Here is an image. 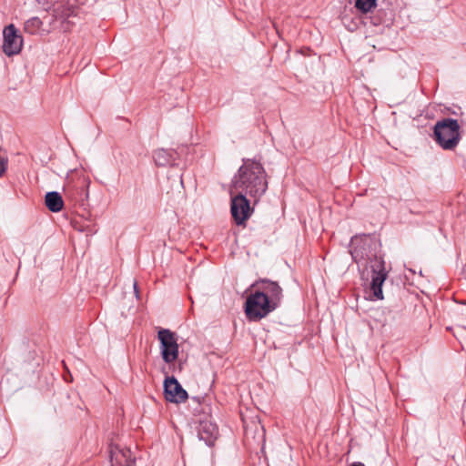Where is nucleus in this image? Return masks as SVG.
I'll return each mask as SVG.
<instances>
[{"label": "nucleus", "instance_id": "1", "mask_svg": "<svg viewBox=\"0 0 466 466\" xmlns=\"http://www.w3.org/2000/svg\"><path fill=\"white\" fill-rule=\"evenodd\" d=\"M268 189L266 171L260 162L243 159V165L234 176L230 195L241 193L249 196L257 203Z\"/></svg>", "mask_w": 466, "mask_h": 466}, {"label": "nucleus", "instance_id": "2", "mask_svg": "<svg viewBox=\"0 0 466 466\" xmlns=\"http://www.w3.org/2000/svg\"><path fill=\"white\" fill-rule=\"evenodd\" d=\"M433 137L444 150H453L461 140L458 120L447 117L437 121L433 129Z\"/></svg>", "mask_w": 466, "mask_h": 466}, {"label": "nucleus", "instance_id": "3", "mask_svg": "<svg viewBox=\"0 0 466 466\" xmlns=\"http://www.w3.org/2000/svg\"><path fill=\"white\" fill-rule=\"evenodd\" d=\"M244 309L249 321H259L274 311L276 308L270 304L264 293L256 290L248 296Z\"/></svg>", "mask_w": 466, "mask_h": 466}, {"label": "nucleus", "instance_id": "4", "mask_svg": "<svg viewBox=\"0 0 466 466\" xmlns=\"http://www.w3.org/2000/svg\"><path fill=\"white\" fill-rule=\"evenodd\" d=\"M36 1L45 10L49 11L51 9V3L48 0ZM77 12L78 7L76 6L74 3H70L69 1L56 2L52 5V16L54 19L50 21V25L55 29L58 27L57 24L60 23L62 29L66 30L67 26H64V24L71 16H76Z\"/></svg>", "mask_w": 466, "mask_h": 466}, {"label": "nucleus", "instance_id": "5", "mask_svg": "<svg viewBox=\"0 0 466 466\" xmlns=\"http://www.w3.org/2000/svg\"><path fill=\"white\" fill-rule=\"evenodd\" d=\"M160 342V352L163 360L171 364L178 358V344L176 333L167 329H160L157 332Z\"/></svg>", "mask_w": 466, "mask_h": 466}, {"label": "nucleus", "instance_id": "6", "mask_svg": "<svg viewBox=\"0 0 466 466\" xmlns=\"http://www.w3.org/2000/svg\"><path fill=\"white\" fill-rule=\"evenodd\" d=\"M231 196V215L237 225H243L251 216L252 208L247 195L234 193Z\"/></svg>", "mask_w": 466, "mask_h": 466}, {"label": "nucleus", "instance_id": "7", "mask_svg": "<svg viewBox=\"0 0 466 466\" xmlns=\"http://www.w3.org/2000/svg\"><path fill=\"white\" fill-rule=\"evenodd\" d=\"M88 184L89 181L82 176L68 179L64 187L66 198L76 203L84 201L88 196Z\"/></svg>", "mask_w": 466, "mask_h": 466}, {"label": "nucleus", "instance_id": "8", "mask_svg": "<svg viewBox=\"0 0 466 466\" xmlns=\"http://www.w3.org/2000/svg\"><path fill=\"white\" fill-rule=\"evenodd\" d=\"M164 396L167 401L172 403H183L187 398V392L182 388L174 376H167L164 380Z\"/></svg>", "mask_w": 466, "mask_h": 466}, {"label": "nucleus", "instance_id": "9", "mask_svg": "<svg viewBox=\"0 0 466 466\" xmlns=\"http://www.w3.org/2000/svg\"><path fill=\"white\" fill-rule=\"evenodd\" d=\"M3 51L7 56L18 54L23 46V39L18 35L16 28L13 24L5 27L4 32Z\"/></svg>", "mask_w": 466, "mask_h": 466}, {"label": "nucleus", "instance_id": "10", "mask_svg": "<svg viewBox=\"0 0 466 466\" xmlns=\"http://www.w3.org/2000/svg\"><path fill=\"white\" fill-rule=\"evenodd\" d=\"M109 453L111 466H134L136 462V458L130 449L118 444H110Z\"/></svg>", "mask_w": 466, "mask_h": 466}, {"label": "nucleus", "instance_id": "11", "mask_svg": "<svg viewBox=\"0 0 466 466\" xmlns=\"http://www.w3.org/2000/svg\"><path fill=\"white\" fill-rule=\"evenodd\" d=\"M258 285H261V287L257 291L264 293V296L268 299L270 304L277 309L282 299V289L278 282L269 279H259L255 284V286Z\"/></svg>", "mask_w": 466, "mask_h": 466}, {"label": "nucleus", "instance_id": "12", "mask_svg": "<svg viewBox=\"0 0 466 466\" xmlns=\"http://www.w3.org/2000/svg\"><path fill=\"white\" fill-rule=\"evenodd\" d=\"M387 278V271L383 264L380 265L379 270L373 269L370 289L376 299H383L382 285Z\"/></svg>", "mask_w": 466, "mask_h": 466}, {"label": "nucleus", "instance_id": "13", "mask_svg": "<svg viewBox=\"0 0 466 466\" xmlns=\"http://www.w3.org/2000/svg\"><path fill=\"white\" fill-rule=\"evenodd\" d=\"M218 433L216 424L210 421H201L199 424L198 435L207 444H213Z\"/></svg>", "mask_w": 466, "mask_h": 466}, {"label": "nucleus", "instance_id": "14", "mask_svg": "<svg viewBox=\"0 0 466 466\" xmlns=\"http://www.w3.org/2000/svg\"><path fill=\"white\" fill-rule=\"evenodd\" d=\"M176 153L173 150L157 149L154 151L153 158L157 166L167 167L173 165Z\"/></svg>", "mask_w": 466, "mask_h": 466}, {"label": "nucleus", "instance_id": "15", "mask_svg": "<svg viewBox=\"0 0 466 466\" xmlns=\"http://www.w3.org/2000/svg\"><path fill=\"white\" fill-rule=\"evenodd\" d=\"M45 203L46 208L52 212H59L64 207L62 197L56 191L46 193Z\"/></svg>", "mask_w": 466, "mask_h": 466}, {"label": "nucleus", "instance_id": "16", "mask_svg": "<svg viewBox=\"0 0 466 466\" xmlns=\"http://www.w3.org/2000/svg\"><path fill=\"white\" fill-rule=\"evenodd\" d=\"M42 25H43V22L40 18L32 17L25 23L24 28L26 33H28L30 35H35V34L38 33Z\"/></svg>", "mask_w": 466, "mask_h": 466}, {"label": "nucleus", "instance_id": "17", "mask_svg": "<svg viewBox=\"0 0 466 466\" xmlns=\"http://www.w3.org/2000/svg\"><path fill=\"white\" fill-rule=\"evenodd\" d=\"M377 5V0H356L355 7L363 14L373 10Z\"/></svg>", "mask_w": 466, "mask_h": 466}, {"label": "nucleus", "instance_id": "18", "mask_svg": "<svg viewBox=\"0 0 466 466\" xmlns=\"http://www.w3.org/2000/svg\"><path fill=\"white\" fill-rule=\"evenodd\" d=\"M6 169V162L0 158V177L4 174Z\"/></svg>", "mask_w": 466, "mask_h": 466}, {"label": "nucleus", "instance_id": "19", "mask_svg": "<svg viewBox=\"0 0 466 466\" xmlns=\"http://www.w3.org/2000/svg\"><path fill=\"white\" fill-rule=\"evenodd\" d=\"M350 466H365V465L363 463H361V462H354Z\"/></svg>", "mask_w": 466, "mask_h": 466}, {"label": "nucleus", "instance_id": "20", "mask_svg": "<svg viewBox=\"0 0 466 466\" xmlns=\"http://www.w3.org/2000/svg\"><path fill=\"white\" fill-rule=\"evenodd\" d=\"M356 253H357L356 249H354V250H352V251H351V255H352V257H353L355 259H356V257H357Z\"/></svg>", "mask_w": 466, "mask_h": 466}, {"label": "nucleus", "instance_id": "21", "mask_svg": "<svg viewBox=\"0 0 466 466\" xmlns=\"http://www.w3.org/2000/svg\"><path fill=\"white\" fill-rule=\"evenodd\" d=\"M137 282L135 281V282H134V289H135V291H136V292H137Z\"/></svg>", "mask_w": 466, "mask_h": 466}]
</instances>
